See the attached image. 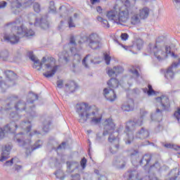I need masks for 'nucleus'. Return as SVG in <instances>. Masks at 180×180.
Wrapping results in <instances>:
<instances>
[{
    "instance_id": "nucleus-1",
    "label": "nucleus",
    "mask_w": 180,
    "mask_h": 180,
    "mask_svg": "<svg viewBox=\"0 0 180 180\" xmlns=\"http://www.w3.org/2000/svg\"><path fill=\"white\" fill-rule=\"evenodd\" d=\"M16 101H18V97H11V102L8 103L7 108L6 109L1 108L0 112L1 113H8V112H9L12 108H15L16 112H10L8 117L11 119V120H13V122L10 123H15V124H17L16 129H18V122H18V120L22 117V115H19V113L25 112L26 116L28 117V120L20 122L19 125V127L22 129L25 133L20 132L15 134L14 136V141L20 147H23V148L25 149V154L30 155V154H32V151L37 150V148H40V147L43 146V142L40 140L35 142L33 146H30V137L36 134H40L37 130L34 131L33 133H30V130H32V124L30 122V120L33 119V117L36 116V112L34 111V107L28 108L26 110V103L22 101H20L16 103Z\"/></svg>"
},
{
    "instance_id": "nucleus-2",
    "label": "nucleus",
    "mask_w": 180,
    "mask_h": 180,
    "mask_svg": "<svg viewBox=\"0 0 180 180\" xmlns=\"http://www.w3.org/2000/svg\"><path fill=\"white\" fill-rule=\"evenodd\" d=\"M139 7L136 5V0H126L124 4L119 8H114L107 13V18L113 23L122 25L126 23L131 17V25H140L141 19L139 13Z\"/></svg>"
},
{
    "instance_id": "nucleus-3",
    "label": "nucleus",
    "mask_w": 180,
    "mask_h": 180,
    "mask_svg": "<svg viewBox=\"0 0 180 180\" xmlns=\"http://www.w3.org/2000/svg\"><path fill=\"white\" fill-rule=\"evenodd\" d=\"M76 112L78 115V122L81 124L89 122L91 124H99L102 122V113L99 108L91 105L88 103H79L76 105Z\"/></svg>"
},
{
    "instance_id": "nucleus-4",
    "label": "nucleus",
    "mask_w": 180,
    "mask_h": 180,
    "mask_svg": "<svg viewBox=\"0 0 180 180\" xmlns=\"http://www.w3.org/2000/svg\"><path fill=\"white\" fill-rule=\"evenodd\" d=\"M21 23L22 19L18 18L13 22L8 24L7 27L11 29V32L4 34V41L11 43V44H18L22 37L34 36V31L28 30L27 27L24 25H20Z\"/></svg>"
},
{
    "instance_id": "nucleus-5",
    "label": "nucleus",
    "mask_w": 180,
    "mask_h": 180,
    "mask_svg": "<svg viewBox=\"0 0 180 180\" xmlns=\"http://www.w3.org/2000/svg\"><path fill=\"white\" fill-rule=\"evenodd\" d=\"M30 58L34 63L33 68H37V67L40 68V70L45 67V70L46 72L43 73V75L46 77V78H51L56 75V72H57V70L59 68V65H55L56 59L54 58H46L44 57L40 62V60L37 59L34 56V55H31Z\"/></svg>"
},
{
    "instance_id": "nucleus-6",
    "label": "nucleus",
    "mask_w": 180,
    "mask_h": 180,
    "mask_svg": "<svg viewBox=\"0 0 180 180\" xmlns=\"http://www.w3.org/2000/svg\"><path fill=\"white\" fill-rule=\"evenodd\" d=\"M17 124L15 123H10L7 124L4 129L0 128V140L5 138L6 133H15L16 131ZM12 150V146L6 144L4 146H0V161L4 162L9 158V155Z\"/></svg>"
},
{
    "instance_id": "nucleus-7",
    "label": "nucleus",
    "mask_w": 180,
    "mask_h": 180,
    "mask_svg": "<svg viewBox=\"0 0 180 180\" xmlns=\"http://www.w3.org/2000/svg\"><path fill=\"white\" fill-rule=\"evenodd\" d=\"M148 47L150 50V53L153 52L155 58H157L158 61H162V60H165L168 56L175 57V53H174L171 46H166L165 48H158L155 45L149 44Z\"/></svg>"
},
{
    "instance_id": "nucleus-8",
    "label": "nucleus",
    "mask_w": 180,
    "mask_h": 180,
    "mask_svg": "<svg viewBox=\"0 0 180 180\" xmlns=\"http://www.w3.org/2000/svg\"><path fill=\"white\" fill-rule=\"evenodd\" d=\"M129 155L132 160L131 162L134 165H143L146 167L148 165V162L151 161V155L146 154L140 158V153L138 150L131 149L129 150Z\"/></svg>"
},
{
    "instance_id": "nucleus-9",
    "label": "nucleus",
    "mask_w": 180,
    "mask_h": 180,
    "mask_svg": "<svg viewBox=\"0 0 180 180\" xmlns=\"http://www.w3.org/2000/svg\"><path fill=\"white\" fill-rule=\"evenodd\" d=\"M126 175L128 176L127 180H159L155 174L146 176L143 172L136 169H129Z\"/></svg>"
},
{
    "instance_id": "nucleus-10",
    "label": "nucleus",
    "mask_w": 180,
    "mask_h": 180,
    "mask_svg": "<svg viewBox=\"0 0 180 180\" xmlns=\"http://www.w3.org/2000/svg\"><path fill=\"white\" fill-rule=\"evenodd\" d=\"M136 127H137L136 122H134L133 121L127 122L124 133L123 134V137L125 138L126 144H130L134 139L133 133L134 132V130H136Z\"/></svg>"
},
{
    "instance_id": "nucleus-11",
    "label": "nucleus",
    "mask_w": 180,
    "mask_h": 180,
    "mask_svg": "<svg viewBox=\"0 0 180 180\" xmlns=\"http://www.w3.org/2000/svg\"><path fill=\"white\" fill-rule=\"evenodd\" d=\"M86 41L89 44V47L93 50H96L101 48V37L96 32L90 34L87 38Z\"/></svg>"
},
{
    "instance_id": "nucleus-12",
    "label": "nucleus",
    "mask_w": 180,
    "mask_h": 180,
    "mask_svg": "<svg viewBox=\"0 0 180 180\" xmlns=\"http://www.w3.org/2000/svg\"><path fill=\"white\" fill-rule=\"evenodd\" d=\"M109 143H111L112 146L110 148V152L111 154H116L119 150H120V144L119 141H120V139L119 138V134L117 135L110 134L108 137Z\"/></svg>"
},
{
    "instance_id": "nucleus-13",
    "label": "nucleus",
    "mask_w": 180,
    "mask_h": 180,
    "mask_svg": "<svg viewBox=\"0 0 180 180\" xmlns=\"http://www.w3.org/2000/svg\"><path fill=\"white\" fill-rule=\"evenodd\" d=\"M104 126V131L103 136H108V134L115 135V129H116V124L113 122L112 118H108L105 120L103 124Z\"/></svg>"
},
{
    "instance_id": "nucleus-14",
    "label": "nucleus",
    "mask_w": 180,
    "mask_h": 180,
    "mask_svg": "<svg viewBox=\"0 0 180 180\" xmlns=\"http://www.w3.org/2000/svg\"><path fill=\"white\" fill-rule=\"evenodd\" d=\"M79 44L81 43V41H77V37H72L70 40V43L68 44L69 47L70 48V51L72 54L75 56V60H77V63H81V56L79 54L77 53V46H78V44Z\"/></svg>"
},
{
    "instance_id": "nucleus-15",
    "label": "nucleus",
    "mask_w": 180,
    "mask_h": 180,
    "mask_svg": "<svg viewBox=\"0 0 180 180\" xmlns=\"http://www.w3.org/2000/svg\"><path fill=\"white\" fill-rule=\"evenodd\" d=\"M155 103L158 108H160L162 110H169L170 104L168 97L162 96L155 98Z\"/></svg>"
},
{
    "instance_id": "nucleus-16",
    "label": "nucleus",
    "mask_w": 180,
    "mask_h": 180,
    "mask_svg": "<svg viewBox=\"0 0 180 180\" xmlns=\"http://www.w3.org/2000/svg\"><path fill=\"white\" fill-rule=\"evenodd\" d=\"M30 16L33 19L34 22L30 21V25H34V26H39L42 29H49V21L47 17H42L39 20L36 18L34 14H30Z\"/></svg>"
},
{
    "instance_id": "nucleus-17",
    "label": "nucleus",
    "mask_w": 180,
    "mask_h": 180,
    "mask_svg": "<svg viewBox=\"0 0 180 180\" xmlns=\"http://www.w3.org/2000/svg\"><path fill=\"white\" fill-rule=\"evenodd\" d=\"M10 3L11 13L19 15L22 12V0H7Z\"/></svg>"
},
{
    "instance_id": "nucleus-18",
    "label": "nucleus",
    "mask_w": 180,
    "mask_h": 180,
    "mask_svg": "<svg viewBox=\"0 0 180 180\" xmlns=\"http://www.w3.org/2000/svg\"><path fill=\"white\" fill-rule=\"evenodd\" d=\"M112 167L117 169H123L126 167V158L124 157H115L112 162Z\"/></svg>"
},
{
    "instance_id": "nucleus-19",
    "label": "nucleus",
    "mask_w": 180,
    "mask_h": 180,
    "mask_svg": "<svg viewBox=\"0 0 180 180\" xmlns=\"http://www.w3.org/2000/svg\"><path fill=\"white\" fill-rule=\"evenodd\" d=\"M124 69L120 65L115 66L113 68H107V74L110 77H117L119 74H123Z\"/></svg>"
},
{
    "instance_id": "nucleus-20",
    "label": "nucleus",
    "mask_w": 180,
    "mask_h": 180,
    "mask_svg": "<svg viewBox=\"0 0 180 180\" xmlns=\"http://www.w3.org/2000/svg\"><path fill=\"white\" fill-rule=\"evenodd\" d=\"M121 109L124 112H131L134 110V101L131 98L127 99L122 103Z\"/></svg>"
},
{
    "instance_id": "nucleus-21",
    "label": "nucleus",
    "mask_w": 180,
    "mask_h": 180,
    "mask_svg": "<svg viewBox=\"0 0 180 180\" xmlns=\"http://www.w3.org/2000/svg\"><path fill=\"white\" fill-rule=\"evenodd\" d=\"M103 95L105 99L110 102H114V101H116V93H115V90L113 89L109 88L104 89Z\"/></svg>"
},
{
    "instance_id": "nucleus-22",
    "label": "nucleus",
    "mask_w": 180,
    "mask_h": 180,
    "mask_svg": "<svg viewBox=\"0 0 180 180\" xmlns=\"http://www.w3.org/2000/svg\"><path fill=\"white\" fill-rule=\"evenodd\" d=\"M179 63H174L170 67L168 68V69L166 70L165 73V77L167 79H173L174 75H175V73L174 72V68H176L178 67Z\"/></svg>"
},
{
    "instance_id": "nucleus-23",
    "label": "nucleus",
    "mask_w": 180,
    "mask_h": 180,
    "mask_svg": "<svg viewBox=\"0 0 180 180\" xmlns=\"http://www.w3.org/2000/svg\"><path fill=\"white\" fill-rule=\"evenodd\" d=\"M58 57V61L60 64H62V65H65V64H68V63H70V55L68 54V52L64 51L59 53Z\"/></svg>"
},
{
    "instance_id": "nucleus-24",
    "label": "nucleus",
    "mask_w": 180,
    "mask_h": 180,
    "mask_svg": "<svg viewBox=\"0 0 180 180\" xmlns=\"http://www.w3.org/2000/svg\"><path fill=\"white\" fill-rule=\"evenodd\" d=\"M147 115H148L147 111L144 110H141V117L139 118H135L134 121H132L134 123H135V126H141L143 124V120L147 117Z\"/></svg>"
},
{
    "instance_id": "nucleus-25",
    "label": "nucleus",
    "mask_w": 180,
    "mask_h": 180,
    "mask_svg": "<svg viewBox=\"0 0 180 180\" xmlns=\"http://www.w3.org/2000/svg\"><path fill=\"white\" fill-rule=\"evenodd\" d=\"M150 119L154 122H161L162 120V111L160 108H157L156 111L151 114Z\"/></svg>"
},
{
    "instance_id": "nucleus-26",
    "label": "nucleus",
    "mask_w": 180,
    "mask_h": 180,
    "mask_svg": "<svg viewBox=\"0 0 180 180\" xmlns=\"http://www.w3.org/2000/svg\"><path fill=\"white\" fill-rule=\"evenodd\" d=\"M148 136H150V132H148V130L141 128V130L138 131L136 133L135 138L140 139V140H144V139H147Z\"/></svg>"
},
{
    "instance_id": "nucleus-27",
    "label": "nucleus",
    "mask_w": 180,
    "mask_h": 180,
    "mask_svg": "<svg viewBox=\"0 0 180 180\" xmlns=\"http://www.w3.org/2000/svg\"><path fill=\"white\" fill-rule=\"evenodd\" d=\"M138 11L139 12V17L142 20H144L148 18L150 15V8L148 7H143L139 10L138 9Z\"/></svg>"
},
{
    "instance_id": "nucleus-28",
    "label": "nucleus",
    "mask_w": 180,
    "mask_h": 180,
    "mask_svg": "<svg viewBox=\"0 0 180 180\" xmlns=\"http://www.w3.org/2000/svg\"><path fill=\"white\" fill-rule=\"evenodd\" d=\"M107 84L109 89H113L115 91V88L119 86V80L116 78H111Z\"/></svg>"
},
{
    "instance_id": "nucleus-29",
    "label": "nucleus",
    "mask_w": 180,
    "mask_h": 180,
    "mask_svg": "<svg viewBox=\"0 0 180 180\" xmlns=\"http://www.w3.org/2000/svg\"><path fill=\"white\" fill-rule=\"evenodd\" d=\"M66 91L68 94H71L72 92H75L77 89V83L75 82H70L69 84H65Z\"/></svg>"
},
{
    "instance_id": "nucleus-30",
    "label": "nucleus",
    "mask_w": 180,
    "mask_h": 180,
    "mask_svg": "<svg viewBox=\"0 0 180 180\" xmlns=\"http://www.w3.org/2000/svg\"><path fill=\"white\" fill-rule=\"evenodd\" d=\"M129 72L132 75L131 79H137V78L140 77L139 71H137V68L134 66H131L129 68Z\"/></svg>"
},
{
    "instance_id": "nucleus-31",
    "label": "nucleus",
    "mask_w": 180,
    "mask_h": 180,
    "mask_svg": "<svg viewBox=\"0 0 180 180\" xmlns=\"http://www.w3.org/2000/svg\"><path fill=\"white\" fill-rule=\"evenodd\" d=\"M6 76L9 81H13L14 79H16V78H18L16 74H15V72H13V71L12 70L6 71Z\"/></svg>"
},
{
    "instance_id": "nucleus-32",
    "label": "nucleus",
    "mask_w": 180,
    "mask_h": 180,
    "mask_svg": "<svg viewBox=\"0 0 180 180\" xmlns=\"http://www.w3.org/2000/svg\"><path fill=\"white\" fill-rule=\"evenodd\" d=\"M142 90L144 94H148V96H151L152 95L155 94V91L154 89H153V86L150 84L148 85V89L144 88Z\"/></svg>"
},
{
    "instance_id": "nucleus-33",
    "label": "nucleus",
    "mask_w": 180,
    "mask_h": 180,
    "mask_svg": "<svg viewBox=\"0 0 180 180\" xmlns=\"http://www.w3.org/2000/svg\"><path fill=\"white\" fill-rule=\"evenodd\" d=\"M89 57H91L90 55H87L82 60V64L84 65L85 68H89V64H91V63H94V60H89Z\"/></svg>"
},
{
    "instance_id": "nucleus-34",
    "label": "nucleus",
    "mask_w": 180,
    "mask_h": 180,
    "mask_svg": "<svg viewBox=\"0 0 180 180\" xmlns=\"http://www.w3.org/2000/svg\"><path fill=\"white\" fill-rule=\"evenodd\" d=\"M97 20H98V22H101L103 27H110V25H109V22H108V20L103 19V18L98 16L97 17Z\"/></svg>"
},
{
    "instance_id": "nucleus-35",
    "label": "nucleus",
    "mask_w": 180,
    "mask_h": 180,
    "mask_svg": "<svg viewBox=\"0 0 180 180\" xmlns=\"http://www.w3.org/2000/svg\"><path fill=\"white\" fill-rule=\"evenodd\" d=\"M55 175L58 179L60 180H64L65 179V174H64V172L61 169H58L55 172Z\"/></svg>"
},
{
    "instance_id": "nucleus-36",
    "label": "nucleus",
    "mask_w": 180,
    "mask_h": 180,
    "mask_svg": "<svg viewBox=\"0 0 180 180\" xmlns=\"http://www.w3.org/2000/svg\"><path fill=\"white\" fill-rule=\"evenodd\" d=\"M1 79H2V77H0V88L1 89V92H5V91H6V89L11 86V84L8 85L5 84V82L1 81Z\"/></svg>"
},
{
    "instance_id": "nucleus-37",
    "label": "nucleus",
    "mask_w": 180,
    "mask_h": 180,
    "mask_svg": "<svg viewBox=\"0 0 180 180\" xmlns=\"http://www.w3.org/2000/svg\"><path fill=\"white\" fill-rule=\"evenodd\" d=\"M9 56V53L8 51H3L0 52V58L1 60H4L6 61V60H8V57Z\"/></svg>"
},
{
    "instance_id": "nucleus-38",
    "label": "nucleus",
    "mask_w": 180,
    "mask_h": 180,
    "mask_svg": "<svg viewBox=\"0 0 180 180\" xmlns=\"http://www.w3.org/2000/svg\"><path fill=\"white\" fill-rule=\"evenodd\" d=\"M43 131H44V133H47L49 131V130H50V122L46 121L45 122H44V127L42 128Z\"/></svg>"
},
{
    "instance_id": "nucleus-39",
    "label": "nucleus",
    "mask_w": 180,
    "mask_h": 180,
    "mask_svg": "<svg viewBox=\"0 0 180 180\" xmlns=\"http://www.w3.org/2000/svg\"><path fill=\"white\" fill-rule=\"evenodd\" d=\"M49 13H56V6H54V1H50L49 3Z\"/></svg>"
},
{
    "instance_id": "nucleus-40",
    "label": "nucleus",
    "mask_w": 180,
    "mask_h": 180,
    "mask_svg": "<svg viewBox=\"0 0 180 180\" xmlns=\"http://www.w3.org/2000/svg\"><path fill=\"white\" fill-rule=\"evenodd\" d=\"M18 162V158H13L11 160L6 162V165H12L13 163Z\"/></svg>"
},
{
    "instance_id": "nucleus-41",
    "label": "nucleus",
    "mask_w": 180,
    "mask_h": 180,
    "mask_svg": "<svg viewBox=\"0 0 180 180\" xmlns=\"http://www.w3.org/2000/svg\"><path fill=\"white\" fill-rule=\"evenodd\" d=\"M165 147H166V148H174L176 151L180 149V146H174V145H171V143L165 144Z\"/></svg>"
},
{
    "instance_id": "nucleus-42",
    "label": "nucleus",
    "mask_w": 180,
    "mask_h": 180,
    "mask_svg": "<svg viewBox=\"0 0 180 180\" xmlns=\"http://www.w3.org/2000/svg\"><path fill=\"white\" fill-rule=\"evenodd\" d=\"M33 9L34 12H37V13H39V12H40V4H39V3H34Z\"/></svg>"
},
{
    "instance_id": "nucleus-43",
    "label": "nucleus",
    "mask_w": 180,
    "mask_h": 180,
    "mask_svg": "<svg viewBox=\"0 0 180 180\" xmlns=\"http://www.w3.org/2000/svg\"><path fill=\"white\" fill-rule=\"evenodd\" d=\"M30 96L32 98V101H30V103H33V102H34V101H37V99H39V97L37 96V94H34L33 93H30Z\"/></svg>"
},
{
    "instance_id": "nucleus-44",
    "label": "nucleus",
    "mask_w": 180,
    "mask_h": 180,
    "mask_svg": "<svg viewBox=\"0 0 180 180\" xmlns=\"http://www.w3.org/2000/svg\"><path fill=\"white\" fill-rule=\"evenodd\" d=\"M104 60H105L107 65H109V64H110L111 58H110V56H109L108 53H105L104 55Z\"/></svg>"
},
{
    "instance_id": "nucleus-45",
    "label": "nucleus",
    "mask_w": 180,
    "mask_h": 180,
    "mask_svg": "<svg viewBox=\"0 0 180 180\" xmlns=\"http://www.w3.org/2000/svg\"><path fill=\"white\" fill-rule=\"evenodd\" d=\"M143 42L141 39L136 40V46L139 50H141V48L143 47Z\"/></svg>"
},
{
    "instance_id": "nucleus-46",
    "label": "nucleus",
    "mask_w": 180,
    "mask_h": 180,
    "mask_svg": "<svg viewBox=\"0 0 180 180\" xmlns=\"http://www.w3.org/2000/svg\"><path fill=\"white\" fill-rule=\"evenodd\" d=\"M154 168H155L157 171L161 169V166L160 165V163L158 162H156L153 165L150 167L151 169H154Z\"/></svg>"
},
{
    "instance_id": "nucleus-47",
    "label": "nucleus",
    "mask_w": 180,
    "mask_h": 180,
    "mask_svg": "<svg viewBox=\"0 0 180 180\" xmlns=\"http://www.w3.org/2000/svg\"><path fill=\"white\" fill-rule=\"evenodd\" d=\"M174 117H176V120L179 122L180 120V108H177V110L175 111L174 114Z\"/></svg>"
},
{
    "instance_id": "nucleus-48",
    "label": "nucleus",
    "mask_w": 180,
    "mask_h": 180,
    "mask_svg": "<svg viewBox=\"0 0 180 180\" xmlns=\"http://www.w3.org/2000/svg\"><path fill=\"white\" fill-rule=\"evenodd\" d=\"M68 26L70 28L71 27H75V23H74V21L72 20V18H70V19L68 20Z\"/></svg>"
},
{
    "instance_id": "nucleus-49",
    "label": "nucleus",
    "mask_w": 180,
    "mask_h": 180,
    "mask_svg": "<svg viewBox=\"0 0 180 180\" xmlns=\"http://www.w3.org/2000/svg\"><path fill=\"white\" fill-rule=\"evenodd\" d=\"M80 165L82 167L83 169H85V167H86V160L85 158H84L83 159H82L81 162H80Z\"/></svg>"
},
{
    "instance_id": "nucleus-50",
    "label": "nucleus",
    "mask_w": 180,
    "mask_h": 180,
    "mask_svg": "<svg viewBox=\"0 0 180 180\" xmlns=\"http://www.w3.org/2000/svg\"><path fill=\"white\" fill-rule=\"evenodd\" d=\"M56 84H57V88H59V89H61V88L64 86V82L62 79L58 80Z\"/></svg>"
},
{
    "instance_id": "nucleus-51",
    "label": "nucleus",
    "mask_w": 180,
    "mask_h": 180,
    "mask_svg": "<svg viewBox=\"0 0 180 180\" xmlns=\"http://www.w3.org/2000/svg\"><path fill=\"white\" fill-rule=\"evenodd\" d=\"M34 2V0H25V6L26 8H27L28 6H30V5H32V4H33Z\"/></svg>"
},
{
    "instance_id": "nucleus-52",
    "label": "nucleus",
    "mask_w": 180,
    "mask_h": 180,
    "mask_svg": "<svg viewBox=\"0 0 180 180\" xmlns=\"http://www.w3.org/2000/svg\"><path fill=\"white\" fill-rule=\"evenodd\" d=\"M121 39L122 40H124V41H126V40L129 39V34H127V33H122L121 34Z\"/></svg>"
},
{
    "instance_id": "nucleus-53",
    "label": "nucleus",
    "mask_w": 180,
    "mask_h": 180,
    "mask_svg": "<svg viewBox=\"0 0 180 180\" xmlns=\"http://www.w3.org/2000/svg\"><path fill=\"white\" fill-rule=\"evenodd\" d=\"M8 3L6 1H0V9H4L6 8Z\"/></svg>"
},
{
    "instance_id": "nucleus-54",
    "label": "nucleus",
    "mask_w": 180,
    "mask_h": 180,
    "mask_svg": "<svg viewBox=\"0 0 180 180\" xmlns=\"http://www.w3.org/2000/svg\"><path fill=\"white\" fill-rule=\"evenodd\" d=\"M59 30H64L65 29V25H64V22L60 21V23L58 25Z\"/></svg>"
},
{
    "instance_id": "nucleus-55",
    "label": "nucleus",
    "mask_w": 180,
    "mask_h": 180,
    "mask_svg": "<svg viewBox=\"0 0 180 180\" xmlns=\"http://www.w3.org/2000/svg\"><path fill=\"white\" fill-rule=\"evenodd\" d=\"M72 180H81V176L79 174H76L74 176H72Z\"/></svg>"
},
{
    "instance_id": "nucleus-56",
    "label": "nucleus",
    "mask_w": 180,
    "mask_h": 180,
    "mask_svg": "<svg viewBox=\"0 0 180 180\" xmlns=\"http://www.w3.org/2000/svg\"><path fill=\"white\" fill-rule=\"evenodd\" d=\"M173 3H174V6H176V8H179L180 0H173Z\"/></svg>"
},
{
    "instance_id": "nucleus-57",
    "label": "nucleus",
    "mask_w": 180,
    "mask_h": 180,
    "mask_svg": "<svg viewBox=\"0 0 180 180\" xmlns=\"http://www.w3.org/2000/svg\"><path fill=\"white\" fill-rule=\"evenodd\" d=\"M67 167L69 169H71V167H72V165H74V164H75V162H67Z\"/></svg>"
},
{
    "instance_id": "nucleus-58",
    "label": "nucleus",
    "mask_w": 180,
    "mask_h": 180,
    "mask_svg": "<svg viewBox=\"0 0 180 180\" xmlns=\"http://www.w3.org/2000/svg\"><path fill=\"white\" fill-rule=\"evenodd\" d=\"M63 148H65V143L63 142L58 147V150H63Z\"/></svg>"
},
{
    "instance_id": "nucleus-59",
    "label": "nucleus",
    "mask_w": 180,
    "mask_h": 180,
    "mask_svg": "<svg viewBox=\"0 0 180 180\" xmlns=\"http://www.w3.org/2000/svg\"><path fill=\"white\" fill-rule=\"evenodd\" d=\"M96 11L98 12V13H102V8L101 6H98L96 8Z\"/></svg>"
},
{
    "instance_id": "nucleus-60",
    "label": "nucleus",
    "mask_w": 180,
    "mask_h": 180,
    "mask_svg": "<svg viewBox=\"0 0 180 180\" xmlns=\"http://www.w3.org/2000/svg\"><path fill=\"white\" fill-rule=\"evenodd\" d=\"M92 5H95V4L99 2L101 0H90Z\"/></svg>"
},
{
    "instance_id": "nucleus-61",
    "label": "nucleus",
    "mask_w": 180,
    "mask_h": 180,
    "mask_svg": "<svg viewBox=\"0 0 180 180\" xmlns=\"http://www.w3.org/2000/svg\"><path fill=\"white\" fill-rule=\"evenodd\" d=\"M98 180H108V179H107L106 176H101L98 178Z\"/></svg>"
},
{
    "instance_id": "nucleus-62",
    "label": "nucleus",
    "mask_w": 180,
    "mask_h": 180,
    "mask_svg": "<svg viewBox=\"0 0 180 180\" xmlns=\"http://www.w3.org/2000/svg\"><path fill=\"white\" fill-rule=\"evenodd\" d=\"M102 139V138L101 137V134H97V136H96V140L98 141H100V140H101Z\"/></svg>"
},
{
    "instance_id": "nucleus-63",
    "label": "nucleus",
    "mask_w": 180,
    "mask_h": 180,
    "mask_svg": "<svg viewBox=\"0 0 180 180\" xmlns=\"http://www.w3.org/2000/svg\"><path fill=\"white\" fill-rule=\"evenodd\" d=\"M123 130V127L120 126V128L117 130L118 134H120V131Z\"/></svg>"
},
{
    "instance_id": "nucleus-64",
    "label": "nucleus",
    "mask_w": 180,
    "mask_h": 180,
    "mask_svg": "<svg viewBox=\"0 0 180 180\" xmlns=\"http://www.w3.org/2000/svg\"><path fill=\"white\" fill-rule=\"evenodd\" d=\"M91 131H92L91 130H88L87 133H91Z\"/></svg>"
}]
</instances>
